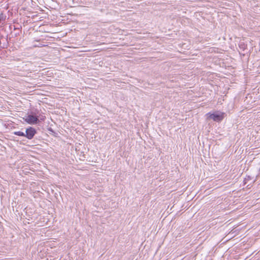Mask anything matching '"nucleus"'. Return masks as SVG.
Here are the masks:
<instances>
[{
	"instance_id": "f03ea898",
	"label": "nucleus",
	"mask_w": 260,
	"mask_h": 260,
	"mask_svg": "<svg viewBox=\"0 0 260 260\" xmlns=\"http://www.w3.org/2000/svg\"><path fill=\"white\" fill-rule=\"evenodd\" d=\"M23 119L25 122L30 124H36L39 121L37 117L32 115H28L26 116L24 118H23Z\"/></svg>"
},
{
	"instance_id": "20e7f679",
	"label": "nucleus",
	"mask_w": 260,
	"mask_h": 260,
	"mask_svg": "<svg viewBox=\"0 0 260 260\" xmlns=\"http://www.w3.org/2000/svg\"><path fill=\"white\" fill-rule=\"evenodd\" d=\"M15 135L25 137V133L20 131H16L13 133Z\"/></svg>"
},
{
	"instance_id": "7ed1b4c3",
	"label": "nucleus",
	"mask_w": 260,
	"mask_h": 260,
	"mask_svg": "<svg viewBox=\"0 0 260 260\" xmlns=\"http://www.w3.org/2000/svg\"><path fill=\"white\" fill-rule=\"evenodd\" d=\"M36 133V131L35 128L29 127L25 131V137L28 139H31Z\"/></svg>"
},
{
	"instance_id": "f257e3e1",
	"label": "nucleus",
	"mask_w": 260,
	"mask_h": 260,
	"mask_svg": "<svg viewBox=\"0 0 260 260\" xmlns=\"http://www.w3.org/2000/svg\"><path fill=\"white\" fill-rule=\"evenodd\" d=\"M208 115V118L213 119L215 121L219 122L223 119L224 113L222 112H217L213 114L209 113Z\"/></svg>"
}]
</instances>
